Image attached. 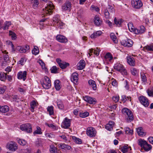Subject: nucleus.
Returning <instances> with one entry per match:
<instances>
[{
	"instance_id": "7c9ffc66",
	"label": "nucleus",
	"mask_w": 153,
	"mask_h": 153,
	"mask_svg": "<svg viewBox=\"0 0 153 153\" xmlns=\"http://www.w3.org/2000/svg\"><path fill=\"white\" fill-rule=\"evenodd\" d=\"M1 51L2 53L4 54V60L6 62H7V61H9V57L8 55H7L8 53V52H7L6 50H1Z\"/></svg>"
},
{
	"instance_id": "c9c22d12",
	"label": "nucleus",
	"mask_w": 153,
	"mask_h": 153,
	"mask_svg": "<svg viewBox=\"0 0 153 153\" xmlns=\"http://www.w3.org/2000/svg\"><path fill=\"white\" fill-rule=\"evenodd\" d=\"M114 21L115 24L117 25L118 26H120L122 22H123V20L120 19H117L115 18L114 19Z\"/></svg>"
},
{
	"instance_id": "a18cd8bd",
	"label": "nucleus",
	"mask_w": 153,
	"mask_h": 153,
	"mask_svg": "<svg viewBox=\"0 0 153 153\" xmlns=\"http://www.w3.org/2000/svg\"><path fill=\"white\" fill-rule=\"evenodd\" d=\"M79 115L80 117L85 118L89 115V113L87 112H82L80 113Z\"/></svg>"
},
{
	"instance_id": "c85d7f7f",
	"label": "nucleus",
	"mask_w": 153,
	"mask_h": 153,
	"mask_svg": "<svg viewBox=\"0 0 153 153\" xmlns=\"http://www.w3.org/2000/svg\"><path fill=\"white\" fill-rule=\"evenodd\" d=\"M143 48L145 51H153V44L147 45L144 47Z\"/></svg>"
},
{
	"instance_id": "f257e3e1",
	"label": "nucleus",
	"mask_w": 153,
	"mask_h": 153,
	"mask_svg": "<svg viewBox=\"0 0 153 153\" xmlns=\"http://www.w3.org/2000/svg\"><path fill=\"white\" fill-rule=\"evenodd\" d=\"M123 114L126 117H127L126 119L127 122H131L134 119V116L131 111L126 108H124L122 110Z\"/></svg>"
},
{
	"instance_id": "5701e85b",
	"label": "nucleus",
	"mask_w": 153,
	"mask_h": 153,
	"mask_svg": "<svg viewBox=\"0 0 153 153\" xmlns=\"http://www.w3.org/2000/svg\"><path fill=\"white\" fill-rule=\"evenodd\" d=\"M88 83L89 86L91 87L94 90H95L97 89V85L95 82L92 80L90 79L88 81Z\"/></svg>"
},
{
	"instance_id": "680f3d73",
	"label": "nucleus",
	"mask_w": 153,
	"mask_h": 153,
	"mask_svg": "<svg viewBox=\"0 0 153 153\" xmlns=\"http://www.w3.org/2000/svg\"><path fill=\"white\" fill-rule=\"evenodd\" d=\"M112 99L114 102H116L118 101L119 99V97L117 95L115 96L112 97Z\"/></svg>"
},
{
	"instance_id": "b1692460",
	"label": "nucleus",
	"mask_w": 153,
	"mask_h": 153,
	"mask_svg": "<svg viewBox=\"0 0 153 153\" xmlns=\"http://www.w3.org/2000/svg\"><path fill=\"white\" fill-rule=\"evenodd\" d=\"M137 130L138 135L142 137L145 136L146 134V132L144 131L142 127H138Z\"/></svg>"
},
{
	"instance_id": "bf43d9fd",
	"label": "nucleus",
	"mask_w": 153,
	"mask_h": 153,
	"mask_svg": "<svg viewBox=\"0 0 153 153\" xmlns=\"http://www.w3.org/2000/svg\"><path fill=\"white\" fill-rule=\"evenodd\" d=\"M18 49L19 51L21 53H25L26 52V50L25 49L24 47H22L21 46H18Z\"/></svg>"
},
{
	"instance_id": "f03ea898",
	"label": "nucleus",
	"mask_w": 153,
	"mask_h": 153,
	"mask_svg": "<svg viewBox=\"0 0 153 153\" xmlns=\"http://www.w3.org/2000/svg\"><path fill=\"white\" fill-rule=\"evenodd\" d=\"M114 69L120 72L121 74L126 76L127 75V72L123 65L120 63H117L114 66Z\"/></svg>"
},
{
	"instance_id": "5fc2aeb1",
	"label": "nucleus",
	"mask_w": 153,
	"mask_h": 153,
	"mask_svg": "<svg viewBox=\"0 0 153 153\" xmlns=\"http://www.w3.org/2000/svg\"><path fill=\"white\" fill-rule=\"evenodd\" d=\"M34 134H41L42 132L41 131V129L40 127L37 126L36 127V130L33 132Z\"/></svg>"
},
{
	"instance_id": "864d4df0",
	"label": "nucleus",
	"mask_w": 153,
	"mask_h": 153,
	"mask_svg": "<svg viewBox=\"0 0 153 153\" xmlns=\"http://www.w3.org/2000/svg\"><path fill=\"white\" fill-rule=\"evenodd\" d=\"M125 131L126 133L127 134H132L133 133V130H131L128 127H126L125 128Z\"/></svg>"
},
{
	"instance_id": "e433bc0d",
	"label": "nucleus",
	"mask_w": 153,
	"mask_h": 153,
	"mask_svg": "<svg viewBox=\"0 0 153 153\" xmlns=\"http://www.w3.org/2000/svg\"><path fill=\"white\" fill-rule=\"evenodd\" d=\"M47 110L50 115L53 114V106L52 105L50 106H48L47 108Z\"/></svg>"
},
{
	"instance_id": "37998d69",
	"label": "nucleus",
	"mask_w": 153,
	"mask_h": 153,
	"mask_svg": "<svg viewBox=\"0 0 153 153\" xmlns=\"http://www.w3.org/2000/svg\"><path fill=\"white\" fill-rule=\"evenodd\" d=\"M45 125L48 126L51 129L53 130H56L58 129V128L56 126L52 124H49L48 123H46Z\"/></svg>"
},
{
	"instance_id": "bb28decb",
	"label": "nucleus",
	"mask_w": 153,
	"mask_h": 153,
	"mask_svg": "<svg viewBox=\"0 0 153 153\" xmlns=\"http://www.w3.org/2000/svg\"><path fill=\"white\" fill-rule=\"evenodd\" d=\"M58 146L61 148V149L65 150H70L71 149V147L70 146L65 144L64 143H60L58 145Z\"/></svg>"
},
{
	"instance_id": "4be33fe9",
	"label": "nucleus",
	"mask_w": 153,
	"mask_h": 153,
	"mask_svg": "<svg viewBox=\"0 0 153 153\" xmlns=\"http://www.w3.org/2000/svg\"><path fill=\"white\" fill-rule=\"evenodd\" d=\"M114 122L110 121L105 126V128L108 131H111L113 129V127L114 126Z\"/></svg>"
},
{
	"instance_id": "0eeeda50",
	"label": "nucleus",
	"mask_w": 153,
	"mask_h": 153,
	"mask_svg": "<svg viewBox=\"0 0 153 153\" xmlns=\"http://www.w3.org/2000/svg\"><path fill=\"white\" fill-rule=\"evenodd\" d=\"M96 131L94 128L90 127L87 128L86 134L90 137H94L96 135Z\"/></svg>"
},
{
	"instance_id": "13d9d810",
	"label": "nucleus",
	"mask_w": 153,
	"mask_h": 153,
	"mask_svg": "<svg viewBox=\"0 0 153 153\" xmlns=\"http://www.w3.org/2000/svg\"><path fill=\"white\" fill-rule=\"evenodd\" d=\"M18 143L21 145L24 146L26 144V141L23 139H19L18 140Z\"/></svg>"
},
{
	"instance_id": "2eb2a0df",
	"label": "nucleus",
	"mask_w": 153,
	"mask_h": 153,
	"mask_svg": "<svg viewBox=\"0 0 153 153\" xmlns=\"http://www.w3.org/2000/svg\"><path fill=\"white\" fill-rule=\"evenodd\" d=\"M56 40L60 42H68L67 39L64 36L61 35H57L56 37Z\"/></svg>"
},
{
	"instance_id": "1a4fd4ad",
	"label": "nucleus",
	"mask_w": 153,
	"mask_h": 153,
	"mask_svg": "<svg viewBox=\"0 0 153 153\" xmlns=\"http://www.w3.org/2000/svg\"><path fill=\"white\" fill-rule=\"evenodd\" d=\"M140 102L145 107H147L149 105V103L147 98L143 96H140L139 97Z\"/></svg>"
},
{
	"instance_id": "6ab92c4d",
	"label": "nucleus",
	"mask_w": 153,
	"mask_h": 153,
	"mask_svg": "<svg viewBox=\"0 0 153 153\" xmlns=\"http://www.w3.org/2000/svg\"><path fill=\"white\" fill-rule=\"evenodd\" d=\"M145 30V28L144 26H140L138 29H135L134 33L136 34H142L144 32Z\"/></svg>"
},
{
	"instance_id": "9b49d317",
	"label": "nucleus",
	"mask_w": 153,
	"mask_h": 153,
	"mask_svg": "<svg viewBox=\"0 0 153 153\" xmlns=\"http://www.w3.org/2000/svg\"><path fill=\"white\" fill-rule=\"evenodd\" d=\"M131 4L132 6L137 9L140 8L143 5L142 3L140 0H133Z\"/></svg>"
},
{
	"instance_id": "4c0bfd02",
	"label": "nucleus",
	"mask_w": 153,
	"mask_h": 153,
	"mask_svg": "<svg viewBox=\"0 0 153 153\" xmlns=\"http://www.w3.org/2000/svg\"><path fill=\"white\" fill-rule=\"evenodd\" d=\"M69 65V64L68 63L63 62L59 66L61 68L63 69L68 66Z\"/></svg>"
},
{
	"instance_id": "de8ad7c7",
	"label": "nucleus",
	"mask_w": 153,
	"mask_h": 153,
	"mask_svg": "<svg viewBox=\"0 0 153 153\" xmlns=\"http://www.w3.org/2000/svg\"><path fill=\"white\" fill-rule=\"evenodd\" d=\"M130 71L131 74L133 75H135L138 73V70L135 68H131Z\"/></svg>"
},
{
	"instance_id": "338daca9",
	"label": "nucleus",
	"mask_w": 153,
	"mask_h": 153,
	"mask_svg": "<svg viewBox=\"0 0 153 153\" xmlns=\"http://www.w3.org/2000/svg\"><path fill=\"white\" fill-rule=\"evenodd\" d=\"M38 62L40 64V65L41 66L42 69L45 68V63L43 62L42 60H39V61H38Z\"/></svg>"
},
{
	"instance_id": "9d476101",
	"label": "nucleus",
	"mask_w": 153,
	"mask_h": 153,
	"mask_svg": "<svg viewBox=\"0 0 153 153\" xmlns=\"http://www.w3.org/2000/svg\"><path fill=\"white\" fill-rule=\"evenodd\" d=\"M71 121L70 119L65 117L62 123L61 127L64 128H69L71 125Z\"/></svg>"
},
{
	"instance_id": "79ce46f5",
	"label": "nucleus",
	"mask_w": 153,
	"mask_h": 153,
	"mask_svg": "<svg viewBox=\"0 0 153 153\" xmlns=\"http://www.w3.org/2000/svg\"><path fill=\"white\" fill-rule=\"evenodd\" d=\"M11 25V22H10L6 21L4 23V26L3 27V30H5L8 29V27Z\"/></svg>"
},
{
	"instance_id": "603ef678",
	"label": "nucleus",
	"mask_w": 153,
	"mask_h": 153,
	"mask_svg": "<svg viewBox=\"0 0 153 153\" xmlns=\"http://www.w3.org/2000/svg\"><path fill=\"white\" fill-rule=\"evenodd\" d=\"M57 105L59 108L62 109L63 108L64 106L62 101H58L57 102Z\"/></svg>"
},
{
	"instance_id": "49530a36",
	"label": "nucleus",
	"mask_w": 153,
	"mask_h": 153,
	"mask_svg": "<svg viewBox=\"0 0 153 153\" xmlns=\"http://www.w3.org/2000/svg\"><path fill=\"white\" fill-rule=\"evenodd\" d=\"M105 58L107 60L110 61L113 58V57L110 53H107L105 56Z\"/></svg>"
},
{
	"instance_id": "58836bf2",
	"label": "nucleus",
	"mask_w": 153,
	"mask_h": 153,
	"mask_svg": "<svg viewBox=\"0 0 153 153\" xmlns=\"http://www.w3.org/2000/svg\"><path fill=\"white\" fill-rule=\"evenodd\" d=\"M39 50L38 47L36 46H34L33 49L32 50V53L35 55L38 54L39 53Z\"/></svg>"
},
{
	"instance_id": "473e14b6",
	"label": "nucleus",
	"mask_w": 153,
	"mask_h": 153,
	"mask_svg": "<svg viewBox=\"0 0 153 153\" xmlns=\"http://www.w3.org/2000/svg\"><path fill=\"white\" fill-rule=\"evenodd\" d=\"M146 75H147L146 74L144 73H141L140 74V77L142 81L143 82H144V84H145L147 81Z\"/></svg>"
},
{
	"instance_id": "412c9836",
	"label": "nucleus",
	"mask_w": 153,
	"mask_h": 153,
	"mask_svg": "<svg viewBox=\"0 0 153 153\" xmlns=\"http://www.w3.org/2000/svg\"><path fill=\"white\" fill-rule=\"evenodd\" d=\"M85 64L84 60H80L77 65V68L78 70H81L85 67Z\"/></svg>"
},
{
	"instance_id": "72a5a7b5",
	"label": "nucleus",
	"mask_w": 153,
	"mask_h": 153,
	"mask_svg": "<svg viewBox=\"0 0 153 153\" xmlns=\"http://www.w3.org/2000/svg\"><path fill=\"white\" fill-rule=\"evenodd\" d=\"M137 142L139 145L143 148L147 142L144 139H140L138 140Z\"/></svg>"
},
{
	"instance_id": "39448f33",
	"label": "nucleus",
	"mask_w": 153,
	"mask_h": 153,
	"mask_svg": "<svg viewBox=\"0 0 153 153\" xmlns=\"http://www.w3.org/2000/svg\"><path fill=\"white\" fill-rule=\"evenodd\" d=\"M20 129L28 133H31L32 131V126L29 123L22 125L20 126Z\"/></svg>"
},
{
	"instance_id": "ea45409f",
	"label": "nucleus",
	"mask_w": 153,
	"mask_h": 153,
	"mask_svg": "<svg viewBox=\"0 0 153 153\" xmlns=\"http://www.w3.org/2000/svg\"><path fill=\"white\" fill-rule=\"evenodd\" d=\"M7 74L5 73L0 72V80L4 81L6 78Z\"/></svg>"
},
{
	"instance_id": "4468645a",
	"label": "nucleus",
	"mask_w": 153,
	"mask_h": 153,
	"mask_svg": "<svg viewBox=\"0 0 153 153\" xmlns=\"http://www.w3.org/2000/svg\"><path fill=\"white\" fill-rule=\"evenodd\" d=\"M27 74L26 71H20L17 74V78L19 79H22L24 81H25L26 79Z\"/></svg>"
},
{
	"instance_id": "e2e57ef3",
	"label": "nucleus",
	"mask_w": 153,
	"mask_h": 153,
	"mask_svg": "<svg viewBox=\"0 0 153 153\" xmlns=\"http://www.w3.org/2000/svg\"><path fill=\"white\" fill-rule=\"evenodd\" d=\"M91 10H95L97 12H98L100 10L99 8L97 7L94 5H92L91 6Z\"/></svg>"
},
{
	"instance_id": "393cba45",
	"label": "nucleus",
	"mask_w": 153,
	"mask_h": 153,
	"mask_svg": "<svg viewBox=\"0 0 153 153\" xmlns=\"http://www.w3.org/2000/svg\"><path fill=\"white\" fill-rule=\"evenodd\" d=\"M102 22V20L97 16H96L94 19V22L95 24L97 26H100Z\"/></svg>"
},
{
	"instance_id": "423d86ee",
	"label": "nucleus",
	"mask_w": 153,
	"mask_h": 153,
	"mask_svg": "<svg viewBox=\"0 0 153 153\" xmlns=\"http://www.w3.org/2000/svg\"><path fill=\"white\" fill-rule=\"evenodd\" d=\"M6 147L12 152L15 151L18 149L16 143L13 141L7 143Z\"/></svg>"
},
{
	"instance_id": "6e6552de",
	"label": "nucleus",
	"mask_w": 153,
	"mask_h": 153,
	"mask_svg": "<svg viewBox=\"0 0 153 153\" xmlns=\"http://www.w3.org/2000/svg\"><path fill=\"white\" fill-rule=\"evenodd\" d=\"M83 99L84 101L90 104H95L97 102L96 99L88 96L83 97Z\"/></svg>"
},
{
	"instance_id": "a19ab883",
	"label": "nucleus",
	"mask_w": 153,
	"mask_h": 153,
	"mask_svg": "<svg viewBox=\"0 0 153 153\" xmlns=\"http://www.w3.org/2000/svg\"><path fill=\"white\" fill-rule=\"evenodd\" d=\"M33 4V7L35 8V7H37L38 6L39 2L38 0H29Z\"/></svg>"
},
{
	"instance_id": "f704fd0d",
	"label": "nucleus",
	"mask_w": 153,
	"mask_h": 153,
	"mask_svg": "<svg viewBox=\"0 0 153 153\" xmlns=\"http://www.w3.org/2000/svg\"><path fill=\"white\" fill-rule=\"evenodd\" d=\"M152 147L151 145L148 143L147 142L144 145L143 148L146 151H148L152 149Z\"/></svg>"
},
{
	"instance_id": "aec40b11",
	"label": "nucleus",
	"mask_w": 153,
	"mask_h": 153,
	"mask_svg": "<svg viewBox=\"0 0 153 153\" xmlns=\"http://www.w3.org/2000/svg\"><path fill=\"white\" fill-rule=\"evenodd\" d=\"M127 61L128 63L131 66H134L135 65V61L134 58L131 56H128L127 58Z\"/></svg>"
},
{
	"instance_id": "4d7b16f0",
	"label": "nucleus",
	"mask_w": 153,
	"mask_h": 153,
	"mask_svg": "<svg viewBox=\"0 0 153 153\" xmlns=\"http://www.w3.org/2000/svg\"><path fill=\"white\" fill-rule=\"evenodd\" d=\"M146 92L149 96L153 97V89H148Z\"/></svg>"
},
{
	"instance_id": "7ed1b4c3",
	"label": "nucleus",
	"mask_w": 153,
	"mask_h": 153,
	"mask_svg": "<svg viewBox=\"0 0 153 153\" xmlns=\"http://www.w3.org/2000/svg\"><path fill=\"white\" fill-rule=\"evenodd\" d=\"M54 7V6L52 4V3L51 2L49 4L47 5V6L46 7L45 9H43V12L44 15L47 16V15H50L52 14L53 11L52 10Z\"/></svg>"
},
{
	"instance_id": "09e8293b",
	"label": "nucleus",
	"mask_w": 153,
	"mask_h": 153,
	"mask_svg": "<svg viewBox=\"0 0 153 153\" xmlns=\"http://www.w3.org/2000/svg\"><path fill=\"white\" fill-rule=\"evenodd\" d=\"M57 150L56 147L53 146H50V151L51 153H57Z\"/></svg>"
},
{
	"instance_id": "ddd939ff",
	"label": "nucleus",
	"mask_w": 153,
	"mask_h": 153,
	"mask_svg": "<svg viewBox=\"0 0 153 153\" xmlns=\"http://www.w3.org/2000/svg\"><path fill=\"white\" fill-rule=\"evenodd\" d=\"M121 44L125 47H132L133 44V41L130 39L127 40H123L121 42Z\"/></svg>"
},
{
	"instance_id": "8fccbe9b",
	"label": "nucleus",
	"mask_w": 153,
	"mask_h": 153,
	"mask_svg": "<svg viewBox=\"0 0 153 153\" xmlns=\"http://www.w3.org/2000/svg\"><path fill=\"white\" fill-rule=\"evenodd\" d=\"M57 69L56 66H53L51 68L50 71L51 73L56 74L58 73Z\"/></svg>"
},
{
	"instance_id": "f8f14e48",
	"label": "nucleus",
	"mask_w": 153,
	"mask_h": 153,
	"mask_svg": "<svg viewBox=\"0 0 153 153\" xmlns=\"http://www.w3.org/2000/svg\"><path fill=\"white\" fill-rule=\"evenodd\" d=\"M71 7V2L69 1H66L62 6V9L63 11L66 10L70 11Z\"/></svg>"
},
{
	"instance_id": "a878e982",
	"label": "nucleus",
	"mask_w": 153,
	"mask_h": 153,
	"mask_svg": "<svg viewBox=\"0 0 153 153\" xmlns=\"http://www.w3.org/2000/svg\"><path fill=\"white\" fill-rule=\"evenodd\" d=\"M9 110V108L8 106L4 105L1 106L0 105V111L2 113H6Z\"/></svg>"
},
{
	"instance_id": "0e129e2a",
	"label": "nucleus",
	"mask_w": 153,
	"mask_h": 153,
	"mask_svg": "<svg viewBox=\"0 0 153 153\" xmlns=\"http://www.w3.org/2000/svg\"><path fill=\"white\" fill-rule=\"evenodd\" d=\"M108 10L111 13H113L114 12L115 10L112 6L109 5Z\"/></svg>"
},
{
	"instance_id": "c03bdc74",
	"label": "nucleus",
	"mask_w": 153,
	"mask_h": 153,
	"mask_svg": "<svg viewBox=\"0 0 153 153\" xmlns=\"http://www.w3.org/2000/svg\"><path fill=\"white\" fill-rule=\"evenodd\" d=\"M59 21V17L58 15L55 16L53 18V22L55 25H56Z\"/></svg>"
},
{
	"instance_id": "2f4dec72",
	"label": "nucleus",
	"mask_w": 153,
	"mask_h": 153,
	"mask_svg": "<svg viewBox=\"0 0 153 153\" xmlns=\"http://www.w3.org/2000/svg\"><path fill=\"white\" fill-rule=\"evenodd\" d=\"M128 26L129 30L131 32H133L134 33V31L136 28H134V26L131 22H129L128 23Z\"/></svg>"
},
{
	"instance_id": "c756f323",
	"label": "nucleus",
	"mask_w": 153,
	"mask_h": 153,
	"mask_svg": "<svg viewBox=\"0 0 153 153\" xmlns=\"http://www.w3.org/2000/svg\"><path fill=\"white\" fill-rule=\"evenodd\" d=\"M54 87L57 90H59L61 88L60 81L59 80H56L54 82Z\"/></svg>"
},
{
	"instance_id": "20e7f679",
	"label": "nucleus",
	"mask_w": 153,
	"mask_h": 153,
	"mask_svg": "<svg viewBox=\"0 0 153 153\" xmlns=\"http://www.w3.org/2000/svg\"><path fill=\"white\" fill-rule=\"evenodd\" d=\"M42 87L45 89H48L51 86V80L47 76H45L42 82H41Z\"/></svg>"
},
{
	"instance_id": "dca6fc26",
	"label": "nucleus",
	"mask_w": 153,
	"mask_h": 153,
	"mask_svg": "<svg viewBox=\"0 0 153 153\" xmlns=\"http://www.w3.org/2000/svg\"><path fill=\"white\" fill-rule=\"evenodd\" d=\"M71 80L74 83H76L78 80V74L76 72L73 73L71 76Z\"/></svg>"
},
{
	"instance_id": "6e6d98bb",
	"label": "nucleus",
	"mask_w": 153,
	"mask_h": 153,
	"mask_svg": "<svg viewBox=\"0 0 153 153\" xmlns=\"http://www.w3.org/2000/svg\"><path fill=\"white\" fill-rule=\"evenodd\" d=\"M110 37L113 42L116 43V39H117V37L113 33H111L110 35Z\"/></svg>"
},
{
	"instance_id": "69168bd1",
	"label": "nucleus",
	"mask_w": 153,
	"mask_h": 153,
	"mask_svg": "<svg viewBox=\"0 0 153 153\" xmlns=\"http://www.w3.org/2000/svg\"><path fill=\"white\" fill-rule=\"evenodd\" d=\"M26 60H25L24 58H22L18 62V63L19 64H20L21 65H24V62Z\"/></svg>"
},
{
	"instance_id": "a211bd4d",
	"label": "nucleus",
	"mask_w": 153,
	"mask_h": 153,
	"mask_svg": "<svg viewBox=\"0 0 153 153\" xmlns=\"http://www.w3.org/2000/svg\"><path fill=\"white\" fill-rule=\"evenodd\" d=\"M30 110L31 112L34 111V109L38 105V102L35 101L33 100L30 102Z\"/></svg>"
},
{
	"instance_id": "f3484780",
	"label": "nucleus",
	"mask_w": 153,
	"mask_h": 153,
	"mask_svg": "<svg viewBox=\"0 0 153 153\" xmlns=\"http://www.w3.org/2000/svg\"><path fill=\"white\" fill-rule=\"evenodd\" d=\"M120 151L123 153H126L127 152H130L131 149L130 146H128V145H124L120 147Z\"/></svg>"
},
{
	"instance_id": "774afa93",
	"label": "nucleus",
	"mask_w": 153,
	"mask_h": 153,
	"mask_svg": "<svg viewBox=\"0 0 153 153\" xmlns=\"http://www.w3.org/2000/svg\"><path fill=\"white\" fill-rule=\"evenodd\" d=\"M100 50L98 48H97L94 51V54L97 56L99 55Z\"/></svg>"
},
{
	"instance_id": "052dcab7",
	"label": "nucleus",
	"mask_w": 153,
	"mask_h": 153,
	"mask_svg": "<svg viewBox=\"0 0 153 153\" xmlns=\"http://www.w3.org/2000/svg\"><path fill=\"white\" fill-rule=\"evenodd\" d=\"M104 13L105 18L107 19H109V13L108 10H105Z\"/></svg>"
},
{
	"instance_id": "cd10ccee",
	"label": "nucleus",
	"mask_w": 153,
	"mask_h": 153,
	"mask_svg": "<svg viewBox=\"0 0 153 153\" xmlns=\"http://www.w3.org/2000/svg\"><path fill=\"white\" fill-rule=\"evenodd\" d=\"M102 33V32L101 31H97L95 32H94L90 36L91 39H94L101 35Z\"/></svg>"
},
{
	"instance_id": "3c124183",
	"label": "nucleus",
	"mask_w": 153,
	"mask_h": 153,
	"mask_svg": "<svg viewBox=\"0 0 153 153\" xmlns=\"http://www.w3.org/2000/svg\"><path fill=\"white\" fill-rule=\"evenodd\" d=\"M9 34L10 36L11 37V38L13 40H14L16 39V35L11 30H10L9 31Z\"/></svg>"
}]
</instances>
